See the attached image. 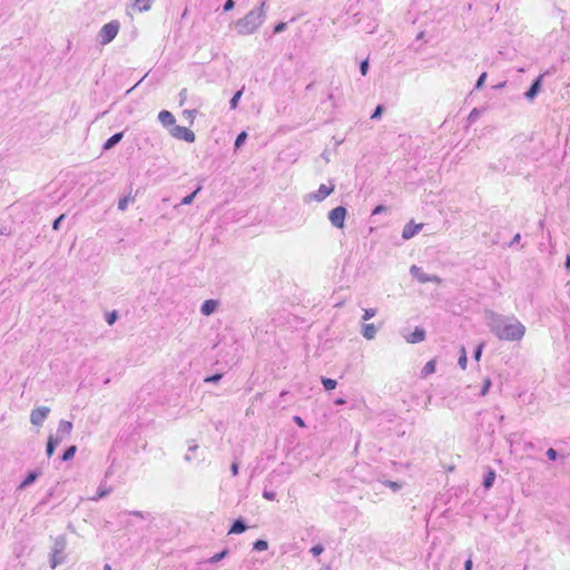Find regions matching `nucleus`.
Here are the masks:
<instances>
[{
  "mask_svg": "<svg viewBox=\"0 0 570 570\" xmlns=\"http://www.w3.org/2000/svg\"><path fill=\"white\" fill-rule=\"evenodd\" d=\"M335 186L333 184H322L318 189L314 193L308 194L306 197L309 200L323 202L327 196L334 191Z\"/></svg>",
  "mask_w": 570,
  "mask_h": 570,
  "instance_id": "nucleus-8",
  "label": "nucleus"
},
{
  "mask_svg": "<svg viewBox=\"0 0 570 570\" xmlns=\"http://www.w3.org/2000/svg\"><path fill=\"white\" fill-rule=\"evenodd\" d=\"M41 472L39 470H31L27 473L23 481L18 485V490H24L31 484L36 482V480L40 476Z\"/></svg>",
  "mask_w": 570,
  "mask_h": 570,
  "instance_id": "nucleus-14",
  "label": "nucleus"
},
{
  "mask_svg": "<svg viewBox=\"0 0 570 570\" xmlns=\"http://www.w3.org/2000/svg\"><path fill=\"white\" fill-rule=\"evenodd\" d=\"M422 224H414L413 222H410L404 226L402 237L404 239H410L415 236L422 229Z\"/></svg>",
  "mask_w": 570,
  "mask_h": 570,
  "instance_id": "nucleus-12",
  "label": "nucleus"
},
{
  "mask_svg": "<svg viewBox=\"0 0 570 570\" xmlns=\"http://www.w3.org/2000/svg\"><path fill=\"white\" fill-rule=\"evenodd\" d=\"M121 514L135 515V517H138V518H141V519H145L148 515V513H144V512L138 511V510H134V511L125 510V511L120 512V515Z\"/></svg>",
  "mask_w": 570,
  "mask_h": 570,
  "instance_id": "nucleus-40",
  "label": "nucleus"
},
{
  "mask_svg": "<svg viewBox=\"0 0 570 570\" xmlns=\"http://www.w3.org/2000/svg\"><path fill=\"white\" fill-rule=\"evenodd\" d=\"M124 137V132L122 131H119V132H116L112 136H110L104 144L102 146V149L104 150H109L111 148H114L117 144L120 142V140L122 139Z\"/></svg>",
  "mask_w": 570,
  "mask_h": 570,
  "instance_id": "nucleus-19",
  "label": "nucleus"
},
{
  "mask_svg": "<svg viewBox=\"0 0 570 570\" xmlns=\"http://www.w3.org/2000/svg\"><path fill=\"white\" fill-rule=\"evenodd\" d=\"M361 333L366 340H373L376 336L377 327L372 323H364Z\"/></svg>",
  "mask_w": 570,
  "mask_h": 570,
  "instance_id": "nucleus-20",
  "label": "nucleus"
},
{
  "mask_svg": "<svg viewBox=\"0 0 570 570\" xmlns=\"http://www.w3.org/2000/svg\"><path fill=\"white\" fill-rule=\"evenodd\" d=\"M119 315H118V312L117 311H112V312H109L106 314V322L109 324V325H112L116 323V321L118 320Z\"/></svg>",
  "mask_w": 570,
  "mask_h": 570,
  "instance_id": "nucleus-36",
  "label": "nucleus"
},
{
  "mask_svg": "<svg viewBox=\"0 0 570 570\" xmlns=\"http://www.w3.org/2000/svg\"><path fill=\"white\" fill-rule=\"evenodd\" d=\"M134 199L135 198L131 197L130 195L124 196V197L119 198V200H118V209L121 210V212L126 210L129 202H134Z\"/></svg>",
  "mask_w": 570,
  "mask_h": 570,
  "instance_id": "nucleus-31",
  "label": "nucleus"
},
{
  "mask_svg": "<svg viewBox=\"0 0 570 570\" xmlns=\"http://www.w3.org/2000/svg\"><path fill=\"white\" fill-rule=\"evenodd\" d=\"M491 333L500 341H520L525 334V326L514 316L491 312L488 316Z\"/></svg>",
  "mask_w": 570,
  "mask_h": 570,
  "instance_id": "nucleus-1",
  "label": "nucleus"
},
{
  "mask_svg": "<svg viewBox=\"0 0 570 570\" xmlns=\"http://www.w3.org/2000/svg\"><path fill=\"white\" fill-rule=\"evenodd\" d=\"M267 549H268V542L264 539H257L253 543V550H255V551H265Z\"/></svg>",
  "mask_w": 570,
  "mask_h": 570,
  "instance_id": "nucleus-32",
  "label": "nucleus"
},
{
  "mask_svg": "<svg viewBox=\"0 0 570 570\" xmlns=\"http://www.w3.org/2000/svg\"><path fill=\"white\" fill-rule=\"evenodd\" d=\"M120 29V23L118 20H111L110 22L104 24L97 35V41L101 46H106L110 43L118 35Z\"/></svg>",
  "mask_w": 570,
  "mask_h": 570,
  "instance_id": "nucleus-3",
  "label": "nucleus"
},
{
  "mask_svg": "<svg viewBox=\"0 0 570 570\" xmlns=\"http://www.w3.org/2000/svg\"><path fill=\"white\" fill-rule=\"evenodd\" d=\"M483 346H484V344H483V343H481V344H479V345L475 347V350L473 351V357H474L476 361H479V360H480V357H481V355H482Z\"/></svg>",
  "mask_w": 570,
  "mask_h": 570,
  "instance_id": "nucleus-48",
  "label": "nucleus"
},
{
  "mask_svg": "<svg viewBox=\"0 0 570 570\" xmlns=\"http://www.w3.org/2000/svg\"><path fill=\"white\" fill-rule=\"evenodd\" d=\"M50 413L48 406H39L33 409L30 413V422L33 425L40 426Z\"/></svg>",
  "mask_w": 570,
  "mask_h": 570,
  "instance_id": "nucleus-9",
  "label": "nucleus"
},
{
  "mask_svg": "<svg viewBox=\"0 0 570 570\" xmlns=\"http://www.w3.org/2000/svg\"><path fill=\"white\" fill-rule=\"evenodd\" d=\"M265 0L258 7L250 10L244 18L235 22V29L240 36L253 35L265 21Z\"/></svg>",
  "mask_w": 570,
  "mask_h": 570,
  "instance_id": "nucleus-2",
  "label": "nucleus"
},
{
  "mask_svg": "<svg viewBox=\"0 0 570 570\" xmlns=\"http://www.w3.org/2000/svg\"><path fill=\"white\" fill-rule=\"evenodd\" d=\"M234 7H235V1L234 0H226L224 6H223V10L225 12H227V11H230L232 9H234Z\"/></svg>",
  "mask_w": 570,
  "mask_h": 570,
  "instance_id": "nucleus-52",
  "label": "nucleus"
},
{
  "mask_svg": "<svg viewBox=\"0 0 570 570\" xmlns=\"http://www.w3.org/2000/svg\"><path fill=\"white\" fill-rule=\"evenodd\" d=\"M293 420H294V422H295L298 426H301V428H304V426H305V422H304V420H303L301 416L295 415V416L293 417Z\"/></svg>",
  "mask_w": 570,
  "mask_h": 570,
  "instance_id": "nucleus-55",
  "label": "nucleus"
},
{
  "mask_svg": "<svg viewBox=\"0 0 570 570\" xmlns=\"http://www.w3.org/2000/svg\"><path fill=\"white\" fill-rule=\"evenodd\" d=\"M347 216V209L344 206H337L330 210L328 220L332 226L338 229H343L345 226V218Z\"/></svg>",
  "mask_w": 570,
  "mask_h": 570,
  "instance_id": "nucleus-5",
  "label": "nucleus"
},
{
  "mask_svg": "<svg viewBox=\"0 0 570 570\" xmlns=\"http://www.w3.org/2000/svg\"><path fill=\"white\" fill-rule=\"evenodd\" d=\"M246 139H247V132L240 131L235 139V144H234L235 150H238L245 144Z\"/></svg>",
  "mask_w": 570,
  "mask_h": 570,
  "instance_id": "nucleus-27",
  "label": "nucleus"
},
{
  "mask_svg": "<svg viewBox=\"0 0 570 570\" xmlns=\"http://www.w3.org/2000/svg\"><path fill=\"white\" fill-rule=\"evenodd\" d=\"M376 315V308H365L364 309V314H363V320L364 321H368L371 320L372 317H374Z\"/></svg>",
  "mask_w": 570,
  "mask_h": 570,
  "instance_id": "nucleus-41",
  "label": "nucleus"
},
{
  "mask_svg": "<svg viewBox=\"0 0 570 570\" xmlns=\"http://www.w3.org/2000/svg\"><path fill=\"white\" fill-rule=\"evenodd\" d=\"M218 305L219 303L216 299H206L200 306V313L205 316H209L217 311Z\"/></svg>",
  "mask_w": 570,
  "mask_h": 570,
  "instance_id": "nucleus-15",
  "label": "nucleus"
},
{
  "mask_svg": "<svg viewBox=\"0 0 570 570\" xmlns=\"http://www.w3.org/2000/svg\"><path fill=\"white\" fill-rule=\"evenodd\" d=\"M112 474L111 470H107L105 473V480L108 479Z\"/></svg>",
  "mask_w": 570,
  "mask_h": 570,
  "instance_id": "nucleus-59",
  "label": "nucleus"
},
{
  "mask_svg": "<svg viewBox=\"0 0 570 570\" xmlns=\"http://www.w3.org/2000/svg\"><path fill=\"white\" fill-rule=\"evenodd\" d=\"M368 60L365 59L363 60L361 63H360V72L362 76H366V73L368 72Z\"/></svg>",
  "mask_w": 570,
  "mask_h": 570,
  "instance_id": "nucleus-43",
  "label": "nucleus"
},
{
  "mask_svg": "<svg viewBox=\"0 0 570 570\" xmlns=\"http://www.w3.org/2000/svg\"><path fill=\"white\" fill-rule=\"evenodd\" d=\"M324 551V547L322 544H315L311 548V553L315 557L320 556Z\"/></svg>",
  "mask_w": 570,
  "mask_h": 570,
  "instance_id": "nucleus-46",
  "label": "nucleus"
},
{
  "mask_svg": "<svg viewBox=\"0 0 570 570\" xmlns=\"http://www.w3.org/2000/svg\"><path fill=\"white\" fill-rule=\"evenodd\" d=\"M243 92H244V88L239 89L238 91H236V92L234 94V96H233V97H232V99L229 100V107H230V109H236V108H237L238 102H239V99H240V97H242Z\"/></svg>",
  "mask_w": 570,
  "mask_h": 570,
  "instance_id": "nucleus-29",
  "label": "nucleus"
},
{
  "mask_svg": "<svg viewBox=\"0 0 570 570\" xmlns=\"http://www.w3.org/2000/svg\"><path fill=\"white\" fill-rule=\"evenodd\" d=\"M495 471L492 470V469H489L488 472L484 474L483 476V481H482V485L484 487V489H490L492 488L494 481H495Z\"/></svg>",
  "mask_w": 570,
  "mask_h": 570,
  "instance_id": "nucleus-22",
  "label": "nucleus"
},
{
  "mask_svg": "<svg viewBox=\"0 0 570 570\" xmlns=\"http://www.w3.org/2000/svg\"><path fill=\"white\" fill-rule=\"evenodd\" d=\"M322 384L326 391H332L337 386L336 380L330 377H322Z\"/></svg>",
  "mask_w": 570,
  "mask_h": 570,
  "instance_id": "nucleus-30",
  "label": "nucleus"
},
{
  "mask_svg": "<svg viewBox=\"0 0 570 570\" xmlns=\"http://www.w3.org/2000/svg\"><path fill=\"white\" fill-rule=\"evenodd\" d=\"M76 452H77V446H76V445H70V446H68V448L63 451V453H62V455H61L60 460H61L62 462H67V461L71 460V459L75 456Z\"/></svg>",
  "mask_w": 570,
  "mask_h": 570,
  "instance_id": "nucleus-26",
  "label": "nucleus"
},
{
  "mask_svg": "<svg viewBox=\"0 0 570 570\" xmlns=\"http://www.w3.org/2000/svg\"><path fill=\"white\" fill-rule=\"evenodd\" d=\"M138 85H139V82L135 83V86L131 89H129L128 92L131 91L132 89H135L136 87H138Z\"/></svg>",
  "mask_w": 570,
  "mask_h": 570,
  "instance_id": "nucleus-61",
  "label": "nucleus"
},
{
  "mask_svg": "<svg viewBox=\"0 0 570 570\" xmlns=\"http://www.w3.org/2000/svg\"><path fill=\"white\" fill-rule=\"evenodd\" d=\"M169 132L174 138L186 142H194L196 139L194 131L183 126L175 125L169 129Z\"/></svg>",
  "mask_w": 570,
  "mask_h": 570,
  "instance_id": "nucleus-6",
  "label": "nucleus"
},
{
  "mask_svg": "<svg viewBox=\"0 0 570 570\" xmlns=\"http://www.w3.org/2000/svg\"><path fill=\"white\" fill-rule=\"evenodd\" d=\"M222 377H223L222 373H215L213 375L206 376L204 379V382L205 383H217V382H219L222 380Z\"/></svg>",
  "mask_w": 570,
  "mask_h": 570,
  "instance_id": "nucleus-39",
  "label": "nucleus"
},
{
  "mask_svg": "<svg viewBox=\"0 0 570 570\" xmlns=\"http://www.w3.org/2000/svg\"><path fill=\"white\" fill-rule=\"evenodd\" d=\"M542 85V76H538L529 87V89L524 92V97L528 100H533L539 94Z\"/></svg>",
  "mask_w": 570,
  "mask_h": 570,
  "instance_id": "nucleus-11",
  "label": "nucleus"
},
{
  "mask_svg": "<svg viewBox=\"0 0 570 570\" xmlns=\"http://www.w3.org/2000/svg\"><path fill=\"white\" fill-rule=\"evenodd\" d=\"M67 546V540L65 535H58L55 539L51 556H50V567L52 569L57 568L59 564L65 561V549Z\"/></svg>",
  "mask_w": 570,
  "mask_h": 570,
  "instance_id": "nucleus-4",
  "label": "nucleus"
},
{
  "mask_svg": "<svg viewBox=\"0 0 570 570\" xmlns=\"http://www.w3.org/2000/svg\"><path fill=\"white\" fill-rule=\"evenodd\" d=\"M403 337L405 338V341L407 343L416 344V343L423 342L425 340L426 332L422 327H415V330L412 333L404 335Z\"/></svg>",
  "mask_w": 570,
  "mask_h": 570,
  "instance_id": "nucleus-10",
  "label": "nucleus"
},
{
  "mask_svg": "<svg viewBox=\"0 0 570 570\" xmlns=\"http://www.w3.org/2000/svg\"><path fill=\"white\" fill-rule=\"evenodd\" d=\"M200 189H202V186H198L193 193H190L189 195L185 196L181 199L180 204L181 205H190L194 202L196 195L200 191Z\"/></svg>",
  "mask_w": 570,
  "mask_h": 570,
  "instance_id": "nucleus-28",
  "label": "nucleus"
},
{
  "mask_svg": "<svg viewBox=\"0 0 570 570\" xmlns=\"http://www.w3.org/2000/svg\"><path fill=\"white\" fill-rule=\"evenodd\" d=\"M287 28V23L286 22H278L275 27H274V30L273 32L276 35V33H281L283 31H285Z\"/></svg>",
  "mask_w": 570,
  "mask_h": 570,
  "instance_id": "nucleus-47",
  "label": "nucleus"
},
{
  "mask_svg": "<svg viewBox=\"0 0 570 570\" xmlns=\"http://www.w3.org/2000/svg\"><path fill=\"white\" fill-rule=\"evenodd\" d=\"M473 562H472V556L470 554L468 560L464 562V570H472Z\"/></svg>",
  "mask_w": 570,
  "mask_h": 570,
  "instance_id": "nucleus-54",
  "label": "nucleus"
},
{
  "mask_svg": "<svg viewBox=\"0 0 570 570\" xmlns=\"http://www.w3.org/2000/svg\"><path fill=\"white\" fill-rule=\"evenodd\" d=\"M417 39H423V32H420Z\"/></svg>",
  "mask_w": 570,
  "mask_h": 570,
  "instance_id": "nucleus-60",
  "label": "nucleus"
},
{
  "mask_svg": "<svg viewBox=\"0 0 570 570\" xmlns=\"http://www.w3.org/2000/svg\"><path fill=\"white\" fill-rule=\"evenodd\" d=\"M387 210V207L385 205H377L372 210V216L380 215Z\"/></svg>",
  "mask_w": 570,
  "mask_h": 570,
  "instance_id": "nucleus-49",
  "label": "nucleus"
},
{
  "mask_svg": "<svg viewBox=\"0 0 570 570\" xmlns=\"http://www.w3.org/2000/svg\"><path fill=\"white\" fill-rule=\"evenodd\" d=\"M65 217H66V215H65V214H61L60 216H58V217L53 220V223H52V228H53L55 230H58V229L60 228V225H61V223L63 222Z\"/></svg>",
  "mask_w": 570,
  "mask_h": 570,
  "instance_id": "nucleus-44",
  "label": "nucleus"
},
{
  "mask_svg": "<svg viewBox=\"0 0 570 570\" xmlns=\"http://www.w3.org/2000/svg\"><path fill=\"white\" fill-rule=\"evenodd\" d=\"M410 274L417 279L421 284L425 283H436L439 284L441 282V278L436 275H430L422 271L421 267L416 265H412L410 267Z\"/></svg>",
  "mask_w": 570,
  "mask_h": 570,
  "instance_id": "nucleus-7",
  "label": "nucleus"
},
{
  "mask_svg": "<svg viewBox=\"0 0 570 570\" xmlns=\"http://www.w3.org/2000/svg\"><path fill=\"white\" fill-rule=\"evenodd\" d=\"M112 492V488L107 485L106 480L101 481L99 484L97 492L94 497L90 498L92 501H99L100 499L109 495Z\"/></svg>",
  "mask_w": 570,
  "mask_h": 570,
  "instance_id": "nucleus-17",
  "label": "nucleus"
},
{
  "mask_svg": "<svg viewBox=\"0 0 570 570\" xmlns=\"http://www.w3.org/2000/svg\"><path fill=\"white\" fill-rule=\"evenodd\" d=\"M435 367H436V362L435 360H431L429 361L424 366L423 368L421 370V376L422 377H426L429 376L430 374H433L435 372Z\"/></svg>",
  "mask_w": 570,
  "mask_h": 570,
  "instance_id": "nucleus-23",
  "label": "nucleus"
},
{
  "mask_svg": "<svg viewBox=\"0 0 570 570\" xmlns=\"http://www.w3.org/2000/svg\"><path fill=\"white\" fill-rule=\"evenodd\" d=\"M480 115H481V110L478 108H473L468 116L469 124L475 122L479 119Z\"/></svg>",
  "mask_w": 570,
  "mask_h": 570,
  "instance_id": "nucleus-35",
  "label": "nucleus"
},
{
  "mask_svg": "<svg viewBox=\"0 0 570 570\" xmlns=\"http://www.w3.org/2000/svg\"><path fill=\"white\" fill-rule=\"evenodd\" d=\"M492 385V382L489 377L484 379L483 380V384H482V387H481V391H480V395L481 396H484L487 395V393L489 392L490 387Z\"/></svg>",
  "mask_w": 570,
  "mask_h": 570,
  "instance_id": "nucleus-37",
  "label": "nucleus"
},
{
  "mask_svg": "<svg viewBox=\"0 0 570 570\" xmlns=\"http://www.w3.org/2000/svg\"><path fill=\"white\" fill-rule=\"evenodd\" d=\"M239 471V463L237 461H234L230 465V472L234 476L238 474Z\"/></svg>",
  "mask_w": 570,
  "mask_h": 570,
  "instance_id": "nucleus-53",
  "label": "nucleus"
},
{
  "mask_svg": "<svg viewBox=\"0 0 570 570\" xmlns=\"http://www.w3.org/2000/svg\"><path fill=\"white\" fill-rule=\"evenodd\" d=\"M520 239H521L520 234H515L510 242V246H514L515 244H518L520 242Z\"/></svg>",
  "mask_w": 570,
  "mask_h": 570,
  "instance_id": "nucleus-57",
  "label": "nucleus"
},
{
  "mask_svg": "<svg viewBox=\"0 0 570 570\" xmlns=\"http://www.w3.org/2000/svg\"><path fill=\"white\" fill-rule=\"evenodd\" d=\"M184 114L190 119V122H193L195 114H196V110L195 109H193V110H185Z\"/></svg>",
  "mask_w": 570,
  "mask_h": 570,
  "instance_id": "nucleus-56",
  "label": "nucleus"
},
{
  "mask_svg": "<svg viewBox=\"0 0 570 570\" xmlns=\"http://www.w3.org/2000/svg\"><path fill=\"white\" fill-rule=\"evenodd\" d=\"M487 77H488L487 72H482L479 76V78H478V80H476V82L474 85V89H481L483 87V85H484V81H485Z\"/></svg>",
  "mask_w": 570,
  "mask_h": 570,
  "instance_id": "nucleus-42",
  "label": "nucleus"
},
{
  "mask_svg": "<svg viewBox=\"0 0 570 570\" xmlns=\"http://www.w3.org/2000/svg\"><path fill=\"white\" fill-rule=\"evenodd\" d=\"M72 431V423L70 421L61 420L57 429V435H69Z\"/></svg>",
  "mask_w": 570,
  "mask_h": 570,
  "instance_id": "nucleus-21",
  "label": "nucleus"
},
{
  "mask_svg": "<svg viewBox=\"0 0 570 570\" xmlns=\"http://www.w3.org/2000/svg\"><path fill=\"white\" fill-rule=\"evenodd\" d=\"M384 111V106L383 105H377L376 108L374 109L373 114L371 115V119L372 120H377L381 118L382 114Z\"/></svg>",
  "mask_w": 570,
  "mask_h": 570,
  "instance_id": "nucleus-38",
  "label": "nucleus"
},
{
  "mask_svg": "<svg viewBox=\"0 0 570 570\" xmlns=\"http://www.w3.org/2000/svg\"><path fill=\"white\" fill-rule=\"evenodd\" d=\"M546 454H547L548 459L551 461H556L559 456L558 451L552 448L548 449Z\"/></svg>",
  "mask_w": 570,
  "mask_h": 570,
  "instance_id": "nucleus-45",
  "label": "nucleus"
},
{
  "mask_svg": "<svg viewBox=\"0 0 570 570\" xmlns=\"http://www.w3.org/2000/svg\"><path fill=\"white\" fill-rule=\"evenodd\" d=\"M247 524L243 518L236 519L229 528L228 534H240L247 530Z\"/></svg>",
  "mask_w": 570,
  "mask_h": 570,
  "instance_id": "nucleus-18",
  "label": "nucleus"
},
{
  "mask_svg": "<svg viewBox=\"0 0 570 570\" xmlns=\"http://www.w3.org/2000/svg\"><path fill=\"white\" fill-rule=\"evenodd\" d=\"M158 120L165 128L170 129L171 127H174L176 125L175 124L176 119H175L174 115L168 110H161L158 114Z\"/></svg>",
  "mask_w": 570,
  "mask_h": 570,
  "instance_id": "nucleus-13",
  "label": "nucleus"
},
{
  "mask_svg": "<svg viewBox=\"0 0 570 570\" xmlns=\"http://www.w3.org/2000/svg\"><path fill=\"white\" fill-rule=\"evenodd\" d=\"M263 497L266 500L274 501L276 499V492L275 491L264 490L263 491Z\"/></svg>",
  "mask_w": 570,
  "mask_h": 570,
  "instance_id": "nucleus-51",
  "label": "nucleus"
},
{
  "mask_svg": "<svg viewBox=\"0 0 570 570\" xmlns=\"http://www.w3.org/2000/svg\"><path fill=\"white\" fill-rule=\"evenodd\" d=\"M62 438L59 435H49L47 445H46V454L48 458L52 456L56 448L61 443Z\"/></svg>",
  "mask_w": 570,
  "mask_h": 570,
  "instance_id": "nucleus-16",
  "label": "nucleus"
},
{
  "mask_svg": "<svg viewBox=\"0 0 570 570\" xmlns=\"http://www.w3.org/2000/svg\"><path fill=\"white\" fill-rule=\"evenodd\" d=\"M104 570H110V566L109 564H106Z\"/></svg>",
  "mask_w": 570,
  "mask_h": 570,
  "instance_id": "nucleus-62",
  "label": "nucleus"
},
{
  "mask_svg": "<svg viewBox=\"0 0 570 570\" xmlns=\"http://www.w3.org/2000/svg\"><path fill=\"white\" fill-rule=\"evenodd\" d=\"M383 484L385 487H387L389 489H391L393 492H397L402 489V483L396 482V481L386 480L383 482Z\"/></svg>",
  "mask_w": 570,
  "mask_h": 570,
  "instance_id": "nucleus-34",
  "label": "nucleus"
},
{
  "mask_svg": "<svg viewBox=\"0 0 570 570\" xmlns=\"http://www.w3.org/2000/svg\"><path fill=\"white\" fill-rule=\"evenodd\" d=\"M154 1L155 0H136L135 7L140 12L148 11L151 8Z\"/></svg>",
  "mask_w": 570,
  "mask_h": 570,
  "instance_id": "nucleus-25",
  "label": "nucleus"
},
{
  "mask_svg": "<svg viewBox=\"0 0 570 570\" xmlns=\"http://www.w3.org/2000/svg\"><path fill=\"white\" fill-rule=\"evenodd\" d=\"M566 269L570 271V255H567L566 262H564Z\"/></svg>",
  "mask_w": 570,
  "mask_h": 570,
  "instance_id": "nucleus-58",
  "label": "nucleus"
},
{
  "mask_svg": "<svg viewBox=\"0 0 570 570\" xmlns=\"http://www.w3.org/2000/svg\"><path fill=\"white\" fill-rule=\"evenodd\" d=\"M458 364L459 366L462 368V370H465L466 368V364H468V357H466V352H465V348L464 347H461V355L458 360Z\"/></svg>",
  "mask_w": 570,
  "mask_h": 570,
  "instance_id": "nucleus-33",
  "label": "nucleus"
},
{
  "mask_svg": "<svg viewBox=\"0 0 570 570\" xmlns=\"http://www.w3.org/2000/svg\"><path fill=\"white\" fill-rule=\"evenodd\" d=\"M198 449V445L197 444H193V445H189L188 448V452L187 454L185 455V460L187 462H190L191 461V456H193V453L194 451H196Z\"/></svg>",
  "mask_w": 570,
  "mask_h": 570,
  "instance_id": "nucleus-50",
  "label": "nucleus"
},
{
  "mask_svg": "<svg viewBox=\"0 0 570 570\" xmlns=\"http://www.w3.org/2000/svg\"><path fill=\"white\" fill-rule=\"evenodd\" d=\"M228 554H229V550L227 548H225L220 552H218V553L214 554L213 557H210L209 559H207L205 561V563H217V562L222 561L224 558H226Z\"/></svg>",
  "mask_w": 570,
  "mask_h": 570,
  "instance_id": "nucleus-24",
  "label": "nucleus"
}]
</instances>
